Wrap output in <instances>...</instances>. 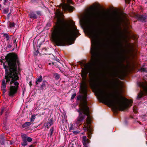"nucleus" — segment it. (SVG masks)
I'll return each mask as SVG.
<instances>
[{"mask_svg":"<svg viewBox=\"0 0 147 147\" xmlns=\"http://www.w3.org/2000/svg\"><path fill=\"white\" fill-rule=\"evenodd\" d=\"M98 40H91L92 46L91 49V63H87L82 71V84L81 86V89L82 95H79L77 99L80 100L79 105L80 108L78 111L80 113V115L78 119L76 120L75 122L77 124L80 123L84 118L85 116L82 115V113L87 116L86 122L84 127V129L85 131H87L88 137L90 138L91 135L92 134V129L90 124L91 121V118L90 115L89 108L87 106V86L86 81V78L88 73L89 72V76L91 77L94 74V69L92 65H97L99 62V53L97 46V43Z\"/></svg>","mask_w":147,"mask_h":147,"instance_id":"nucleus-1","label":"nucleus"},{"mask_svg":"<svg viewBox=\"0 0 147 147\" xmlns=\"http://www.w3.org/2000/svg\"><path fill=\"white\" fill-rule=\"evenodd\" d=\"M55 14L57 20L52 33L53 40L57 46L72 44L79 34L74 23L71 20L65 21L59 9Z\"/></svg>","mask_w":147,"mask_h":147,"instance_id":"nucleus-2","label":"nucleus"},{"mask_svg":"<svg viewBox=\"0 0 147 147\" xmlns=\"http://www.w3.org/2000/svg\"><path fill=\"white\" fill-rule=\"evenodd\" d=\"M114 99L110 98L108 96L106 90L103 88H99L96 90V92L100 100L106 104L114 107L116 109L123 111L131 106L132 103L131 100H128L121 94L122 90L119 87V81L114 80L112 84Z\"/></svg>","mask_w":147,"mask_h":147,"instance_id":"nucleus-3","label":"nucleus"},{"mask_svg":"<svg viewBox=\"0 0 147 147\" xmlns=\"http://www.w3.org/2000/svg\"><path fill=\"white\" fill-rule=\"evenodd\" d=\"M5 59L8 63V67L5 64L3 65L5 71V80L2 81V88L4 89L6 88V83L12 84L13 83L14 86L11 85L9 91V95H13L17 92L19 83L16 81L19 78L16 73L17 65L20 64L17 55L14 53H10L7 55Z\"/></svg>","mask_w":147,"mask_h":147,"instance_id":"nucleus-4","label":"nucleus"},{"mask_svg":"<svg viewBox=\"0 0 147 147\" xmlns=\"http://www.w3.org/2000/svg\"><path fill=\"white\" fill-rule=\"evenodd\" d=\"M67 0V3H62L60 6L62 7L63 10L64 11H68L69 12H72L73 11L74 8L69 4V3H71V0Z\"/></svg>","mask_w":147,"mask_h":147,"instance_id":"nucleus-5","label":"nucleus"},{"mask_svg":"<svg viewBox=\"0 0 147 147\" xmlns=\"http://www.w3.org/2000/svg\"><path fill=\"white\" fill-rule=\"evenodd\" d=\"M21 137L23 141V142L21 143V144L23 146H25L28 144L27 141L28 142H30L32 140V139L30 137H28L25 134H22Z\"/></svg>","mask_w":147,"mask_h":147,"instance_id":"nucleus-6","label":"nucleus"},{"mask_svg":"<svg viewBox=\"0 0 147 147\" xmlns=\"http://www.w3.org/2000/svg\"><path fill=\"white\" fill-rule=\"evenodd\" d=\"M139 86L142 88L145 93L147 94V83L144 82H140L139 84Z\"/></svg>","mask_w":147,"mask_h":147,"instance_id":"nucleus-7","label":"nucleus"},{"mask_svg":"<svg viewBox=\"0 0 147 147\" xmlns=\"http://www.w3.org/2000/svg\"><path fill=\"white\" fill-rule=\"evenodd\" d=\"M82 143L83 144H84V143H85V144H87L89 143L90 141L88 140V139H87L86 136H83L82 137Z\"/></svg>","mask_w":147,"mask_h":147,"instance_id":"nucleus-8","label":"nucleus"},{"mask_svg":"<svg viewBox=\"0 0 147 147\" xmlns=\"http://www.w3.org/2000/svg\"><path fill=\"white\" fill-rule=\"evenodd\" d=\"M53 124V120L52 119H50L48 122L47 123L46 125L48 129Z\"/></svg>","mask_w":147,"mask_h":147,"instance_id":"nucleus-9","label":"nucleus"},{"mask_svg":"<svg viewBox=\"0 0 147 147\" xmlns=\"http://www.w3.org/2000/svg\"><path fill=\"white\" fill-rule=\"evenodd\" d=\"M32 124L31 122H26L22 125V127L23 128H26Z\"/></svg>","mask_w":147,"mask_h":147,"instance_id":"nucleus-10","label":"nucleus"},{"mask_svg":"<svg viewBox=\"0 0 147 147\" xmlns=\"http://www.w3.org/2000/svg\"><path fill=\"white\" fill-rule=\"evenodd\" d=\"M7 26L9 28H11L15 26V24L13 22H7Z\"/></svg>","mask_w":147,"mask_h":147,"instance_id":"nucleus-11","label":"nucleus"},{"mask_svg":"<svg viewBox=\"0 0 147 147\" xmlns=\"http://www.w3.org/2000/svg\"><path fill=\"white\" fill-rule=\"evenodd\" d=\"M0 143L2 145L4 144V138L3 136L2 135L0 136Z\"/></svg>","mask_w":147,"mask_h":147,"instance_id":"nucleus-12","label":"nucleus"},{"mask_svg":"<svg viewBox=\"0 0 147 147\" xmlns=\"http://www.w3.org/2000/svg\"><path fill=\"white\" fill-rule=\"evenodd\" d=\"M29 16L30 18H32L34 19H36V14L33 13H31L29 14Z\"/></svg>","mask_w":147,"mask_h":147,"instance_id":"nucleus-13","label":"nucleus"},{"mask_svg":"<svg viewBox=\"0 0 147 147\" xmlns=\"http://www.w3.org/2000/svg\"><path fill=\"white\" fill-rule=\"evenodd\" d=\"M144 95L143 92L142 91H141L139 94L137 96V98L140 99Z\"/></svg>","mask_w":147,"mask_h":147,"instance_id":"nucleus-14","label":"nucleus"},{"mask_svg":"<svg viewBox=\"0 0 147 147\" xmlns=\"http://www.w3.org/2000/svg\"><path fill=\"white\" fill-rule=\"evenodd\" d=\"M42 80V76H39V78L36 81V84H38L39 82H40Z\"/></svg>","mask_w":147,"mask_h":147,"instance_id":"nucleus-15","label":"nucleus"},{"mask_svg":"<svg viewBox=\"0 0 147 147\" xmlns=\"http://www.w3.org/2000/svg\"><path fill=\"white\" fill-rule=\"evenodd\" d=\"M52 63L53 65H54L55 66H56V67H58V68H59V66L60 65H61V63L59 62H58L57 64L55 62H52Z\"/></svg>","mask_w":147,"mask_h":147,"instance_id":"nucleus-16","label":"nucleus"},{"mask_svg":"<svg viewBox=\"0 0 147 147\" xmlns=\"http://www.w3.org/2000/svg\"><path fill=\"white\" fill-rule=\"evenodd\" d=\"M142 21H144L146 19V17L142 15H139L138 17Z\"/></svg>","mask_w":147,"mask_h":147,"instance_id":"nucleus-17","label":"nucleus"},{"mask_svg":"<svg viewBox=\"0 0 147 147\" xmlns=\"http://www.w3.org/2000/svg\"><path fill=\"white\" fill-rule=\"evenodd\" d=\"M35 115H33L31 117L30 119V122H33L34 121L35 117Z\"/></svg>","mask_w":147,"mask_h":147,"instance_id":"nucleus-18","label":"nucleus"},{"mask_svg":"<svg viewBox=\"0 0 147 147\" xmlns=\"http://www.w3.org/2000/svg\"><path fill=\"white\" fill-rule=\"evenodd\" d=\"M74 129L73 126L72 124H70V127L69 128V131H72Z\"/></svg>","mask_w":147,"mask_h":147,"instance_id":"nucleus-19","label":"nucleus"},{"mask_svg":"<svg viewBox=\"0 0 147 147\" xmlns=\"http://www.w3.org/2000/svg\"><path fill=\"white\" fill-rule=\"evenodd\" d=\"M53 131H54V129H53L52 128L50 130V136H51L53 132Z\"/></svg>","mask_w":147,"mask_h":147,"instance_id":"nucleus-20","label":"nucleus"},{"mask_svg":"<svg viewBox=\"0 0 147 147\" xmlns=\"http://www.w3.org/2000/svg\"><path fill=\"white\" fill-rule=\"evenodd\" d=\"M55 78L56 79H58L59 78V76L57 73H55Z\"/></svg>","mask_w":147,"mask_h":147,"instance_id":"nucleus-21","label":"nucleus"},{"mask_svg":"<svg viewBox=\"0 0 147 147\" xmlns=\"http://www.w3.org/2000/svg\"><path fill=\"white\" fill-rule=\"evenodd\" d=\"M4 36L6 38V40H8L9 38L8 35L7 34H4Z\"/></svg>","mask_w":147,"mask_h":147,"instance_id":"nucleus-22","label":"nucleus"},{"mask_svg":"<svg viewBox=\"0 0 147 147\" xmlns=\"http://www.w3.org/2000/svg\"><path fill=\"white\" fill-rule=\"evenodd\" d=\"M8 10L7 9H5L3 10V12L4 13H7L8 12Z\"/></svg>","mask_w":147,"mask_h":147,"instance_id":"nucleus-23","label":"nucleus"},{"mask_svg":"<svg viewBox=\"0 0 147 147\" xmlns=\"http://www.w3.org/2000/svg\"><path fill=\"white\" fill-rule=\"evenodd\" d=\"M76 96V94H73L72 96H71V99H74V98Z\"/></svg>","mask_w":147,"mask_h":147,"instance_id":"nucleus-24","label":"nucleus"},{"mask_svg":"<svg viewBox=\"0 0 147 147\" xmlns=\"http://www.w3.org/2000/svg\"><path fill=\"white\" fill-rule=\"evenodd\" d=\"M79 133V131H73V133L74 134H78Z\"/></svg>","mask_w":147,"mask_h":147,"instance_id":"nucleus-25","label":"nucleus"},{"mask_svg":"<svg viewBox=\"0 0 147 147\" xmlns=\"http://www.w3.org/2000/svg\"><path fill=\"white\" fill-rule=\"evenodd\" d=\"M131 0H125V2L126 3H129Z\"/></svg>","mask_w":147,"mask_h":147,"instance_id":"nucleus-26","label":"nucleus"},{"mask_svg":"<svg viewBox=\"0 0 147 147\" xmlns=\"http://www.w3.org/2000/svg\"><path fill=\"white\" fill-rule=\"evenodd\" d=\"M92 79H90V85L92 86Z\"/></svg>","mask_w":147,"mask_h":147,"instance_id":"nucleus-27","label":"nucleus"},{"mask_svg":"<svg viewBox=\"0 0 147 147\" xmlns=\"http://www.w3.org/2000/svg\"><path fill=\"white\" fill-rule=\"evenodd\" d=\"M83 145H84V147H88L87 144H85V143H84Z\"/></svg>","mask_w":147,"mask_h":147,"instance_id":"nucleus-28","label":"nucleus"},{"mask_svg":"<svg viewBox=\"0 0 147 147\" xmlns=\"http://www.w3.org/2000/svg\"><path fill=\"white\" fill-rule=\"evenodd\" d=\"M141 70L142 71H145V69H144V68H142L141 69Z\"/></svg>","mask_w":147,"mask_h":147,"instance_id":"nucleus-29","label":"nucleus"},{"mask_svg":"<svg viewBox=\"0 0 147 147\" xmlns=\"http://www.w3.org/2000/svg\"><path fill=\"white\" fill-rule=\"evenodd\" d=\"M3 110H2L1 111V115H2V113H3Z\"/></svg>","mask_w":147,"mask_h":147,"instance_id":"nucleus-30","label":"nucleus"},{"mask_svg":"<svg viewBox=\"0 0 147 147\" xmlns=\"http://www.w3.org/2000/svg\"><path fill=\"white\" fill-rule=\"evenodd\" d=\"M116 73L117 72H115L114 73V74H113V75H114V76H115L116 75Z\"/></svg>","mask_w":147,"mask_h":147,"instance_id":"nucleus-31","label":"nucleus"},{"mask_svg":"<svg viewBox=\"0 0 147 147\" xmlns=\"http://www.w3.org/2000/svg\"><path fill=\"white\" fill-rule=\"evenodd\" d=\"M37 13L38 14H40V12L39 11H37Z\"/></svg>","mask_w":147,"mask_h":147,"instance_id":"nucleus-32","label":"nucleus"},{"mask_svg":"<svg viewBox=\"0 0 147 147\" xmlns=\"http://www.w3.org/2000/svg\"><path fill=\"white\" fill-rule=\"evenodd\" d=\"M33 146L32 145H30L29 147H32Z\"/></svg>","mask_w":147,"mask_h":147,"instance_id":"nucleus-33","label":"nucleus"},{"mask_svg":"<svg viewBox=\"0 0 147 147\" xmlns=\"http://www.w3.org/2000/svg\"><path fill=\"white\" fill-rule=\"evenodd\" d=\"M49 65H50V64H51V63H49Z\"/></svg>","mask_w":147,"mask_h":147,"instance_id":"nucleus-34","label":"nucleus"}]
</instances>
